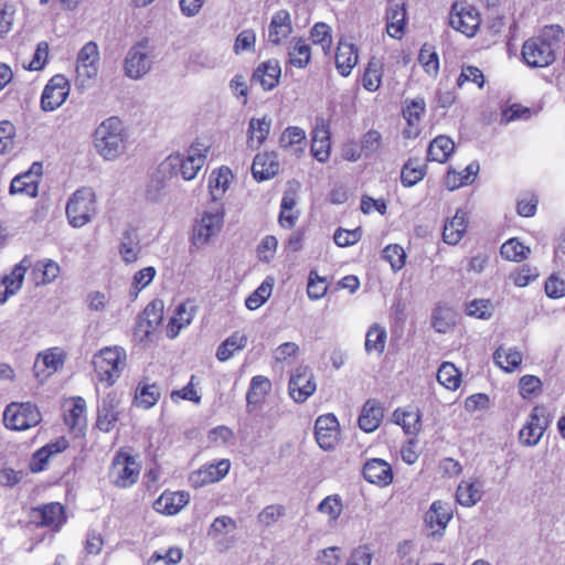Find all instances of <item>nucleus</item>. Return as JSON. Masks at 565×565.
Instances as JSON below:
<instances>
[{"label": "nucleus", "mask_w": 565, "mask_h": 565, "mask_svg": "<svg viewBox=\"0 0 565 565\" xmlns=\"http://www.w3.org/2000/svg\"><path fill=\"white\" fill-rule=\"evenodd\" d=\"M382 147V135L374 129L369 130L362 136L361 152L365 157H371L376 153Z\"/></svg>", "instance_id": "680f3d73"}, {"label": "nucleus", "mask_w": 565, "mask_h": 565, "mask_svg": "<svg viewBox=\"0 0 565 565\" xmlns=\"http://www.w3.org/2000/svg\"><path fill=\"white\" fill-rule=\"evenodd\" d=\"M500 252L501 255L509 260L521 262L526 257L530 248L524 246L518 239L511 238L501 246Z\"/></svg>", "instance_id": "13d9d810"}, {"label": "nucleus", "mask_w": 565, "mask_h": 565, "mask_svg": "<svg viewBox=\"0 0 565 565\" xmlns=\"http://www.w3.org/2000/svg\"><path fill=\"white\" fill-rule=\"evenodd\" d=\"M363 477L366 481L380 487H386L393 481L391 466L383 459H370L363 467Z\"/></svg>", "instance_id": "b1692460"}, {"label": "nucleus", "mask_w": 565, "mask_h": 565, "mask_svg": "<svg viewBox=\"0 0 565 565\" xmlns=\"http://www.w3.org/2000/svg\"><path fill=\"white\" fill-rule=\"evenodd\" d=\"M317 390L313 374L308 366H297L290 375L288 392L296 403H303Z\"/></svg>", "instance_id": "f8f14e48"}, {"label": "nucleus", "mask_w": 565, "mask_h": 565, "mask_svg": "<svg viewBox=\"0 0 565 565\" xmlns=\"http://www.w3.org/2000/svg\"><path fill=\"white\" fill-rule=\"evenodd\" d=\"M328 290L324 278L318 276L316 271H310L309 281L307 286V294L311 300H319Z\"/></svg>", "instance_id": "338daca9"}, {"label": "nucleus", "mask_w": 565, "mask_h": 565, "mask_svg": "<svg viewBox=\"0 0 565 565\" xmlns=\"http://www.w3.org/2000/svg\"><path fill=\"white\" fill-rule=\"evenodd\" d=\"M452 514L450 507L441 501H435L425 515V523L430 529L431 535L441 534Z\"/></svg>", "instance_id": "a878e982"}, {"label": "nucleus", "mask_w": 565, "mask_h": 565, "mask_svg": "<svg viewBox=\"0 0 565 565\" xmlns=\"http://www.w3.org/2000/svg\"><path fill=\"white\" fill-rule=\"evenodd\" d=\"M455 149L454 141L446 136L436 137L429 145L427 157L428 160L444 163Z\"/></svg>", "instance_id": "37998d69"}, {"label": "nucleus", "mask_w": 565, "mask_h": 565, "mask_svg": "<svg viewBox=\"0 0 565 565\" xmlns=\"http://www.w3.org/2000/svg\"><path fill=\"white\" fill-rule=\"evenodd\" d=\"M94 147L106 161H115L125 154L127 134L118 117H109L99 124L94 132Z\"/></svg>", "instance_id": "7ed1b4c3"}, {"label": "nucleus", "mask_w": 565, "mask_h": 565, "mask_svg": "<svg viewBox=\"0 0 565 565\" xmlns=\"http://www.w3.org/2000/svg\"><path fill=\"white\" fill-rule=\"evenodd\" d=\"M542 391V381L534 375H523L519 382V393L523 398H532Z\"/></svg>", "instance_id": "bf43d9fd"}, {"label": "nucleus", "mask_w": 565, "mask_h": 565, "mask_svg": "<svg viewBox=\"0 0 565 565\" xmlns=\"http://www.w3.org/2000/svg\"><path fill=\"white\" fill-rule=\"evenodd\" d=\"M30 266L31 258L24 256L9 275L0 278V305H3L11 296L15 295L21 289L24 275Z\"/></svg>", "instance_id": "6ab92c4d"}, {"label": "nucleus", "mask_w": 565, "mask_h": 565, "mask_svg": "<svg viewBox=\"0 0 565 565\" xmlns=\"http://www.w3.org/2000/svg\"><path fill=\"white\" fill-rule=\"evenodd\" d=\"M306 141V132L298 126L287 127L279 139L280 147L289 148Z\"/></svg>", "instance_id": "69168bd1"}, {"label": "nucleus", "mask_w": 565, "mask_h": 565, "mask_svg": "<svg viewBox=\"0 0 565 565\" xmlns=\"http://www.w3.org/2000/svg\"><path fill=\"white\" fill-rule=\"evenodd\" d=\"M118 399L114 394H108L98 406L97 427L105 433L110 431L118 420Z\"/></svg>", "instance_id": "7c9ffc66"}, {"label": "nucleus", "mask_w": 565, "mask_h": 565, "mask_svg": "<svg viewBox=\"0 0 565 565\" xmlns=\"http://www.w3.org/2000/svg\"><path fill=\"white\" fill-rule=\"evenodd\" d=\"M271 128V119L268 116L260 118L253 117L247 128V147L257 150L266 141Z\"/></svg>", "instance_id": "c756f323"}, {"label": "nucleus", "mask_w": 565, "mask_h": 565, "mask_svg": "<svg viewBox=\"0 0 565 565\" xmlns=\"http://www.w3.org/2000/svg\"><path fill=\"white\" fill-rule=\"evenodd\" d=\"M387 333L384 327L374 323L372 324L365 334V351L371 354L375 353L381 355L385 349Z\"/></svg>", "instance_id": "c03bdc74"}, {"label": "nucleus", "mask_w": 565, "mask_h": 565, "mask_svg": "<svg viewBox=\"0 0 565 565\" xmlns=\"http://www.w3.org/2000/svg\"><path fill=\"white\" fill-rule=\"evenodd\" d=\"M100 55L95 42H87L78 52L76 60V79L82 86L89 84L99 71Z\"/></svg>", "instance_id": "9d476101"}, {"label": "nucleus", "mask_w": 565, "mask_h": 565, "mask_svg": "<svg viewBox=\"0 0 565 565\" xmlns=\"http://www.w3.org/2000/svg\"><path fill=\"white\" fill-rule=\"evenodd\" d=\"M152 63V47L148 40H141L127 52L124 61L125 75L135 81L140 79L151 71Z\"/></svg>", "instance_id": "6e6552de"}, {"label": "nucleus", "mask_w": 565, "mask_h": 565, "mask_svg": "<svg viewBox=\"0 0 565 565\" xmlns=\"http://www.w3.org/2000/svg\"><path fill=\"white\" fill-rule=\"evenodd\" d=\"M393 418L407 435L415 436L420 430V413L418 409L398 408L393 413Z\"/></svg>", "instance_id": "a19ab883"}, {"label": "nucleus", "mask_w": 565, "mask_h": 565, "mask_svg": "<svg viewBox=\"0 0 565 565\" xmlns=\"http://www.w3.org/2000/svg\"><path fill=\"white\" fill-rule=\"evenodd\" d=\"M256 44V33L252 29L243 30L235 39L233 51L235 54L252 52Z\"/></svg>", "instance_id": "e2e57ef3"}, {"label": "nucleus", "mask_w": 565, "mask_h": 565, "mask_svg": "<svg viewBox=\"0 0 565 565\" xmlns=\"http://www.w3.org/2000/svg\"><path fill=\"white\" fill-rule=\"evenodd\" d=\"M164 305L162 300L156 299L151 301L142 311L139 320V328L146 334L151 333L157 329L163 319Z\"/></svg>", "instance_id": "f704fd0d"}, {"label": "nucleus", "mask_w": 565, "mask_h": 565, "mask_svg": "<svg viewBox=\"0 0 565 565\" xmlns=\"http://www.w3.org/2000/svg\"><path fill=\"white\" fill-rule=\"evenodd\" d=\"M384 416V408L381 402L367 399L358 419L359 427L365 433H373L379 428Z\"/></svg>", "instance_id": "bb28decb"}, {"label": "nucleus", "mask_w": 565, "mask_h": 565, "mask_svg": "<svg viewBox=\"0 0 565 565\" xmlns=\"http://www.w3.org/2000/svg\"><path fill=\"white\" fill-rule=\"evenodd\" d=\"M65 353L61 348H50L38 354L34 362V374L40 382L57 372L64 365Z\"/></svg>", "instance_id": "dca6fc26"}, {"label": "nucleus", "mask_w": 565, "mask_h": 565, "mask_svg": "<svg viewBox=\"0 0 565 565\" xmlns=\"http://www.w3.org/2000/svg\"><path fill=\"white\" fill-rule=\"evenodd\" d=\"M234 174L228 167L222 166L214 169L207 181L209 193L213 201L221 200L230 189Z\"/></svg>", "instance_id": "c85d7f7f"}, {"label": "nucleus", "mask_w": 565, "mask_h": 565, "mask_svg": "<svg viewBox=\"0 0 565 565\" xmlns=\"http://www.w3.org/2000/svg\"><path fill=\"white\" fill-rule=\"evenodd\" d=\"M271 390V383L268 377L256 375L250 381V386L246 395L247 404H258Z\"/></svg>", "instance_id": "3c124183"}, {"label": "nucleus", "mask_w": 565, "mask_h": 565, "mask_svg": "<svg viewBox=\"0 0 565 565\" xmlns=\"http://www.w3.org/2000/svg\"><path fill=\"white\" fill-rule=\"evenodd\" d=\"M160 391L156 385H145L138 390L136 404L145 409L152 407L159 399Z\"/></svg>", "instance_id": "052dcab7"}, {"label": "nucleus", "mask_w": 565, "mask_h": 565, "mask_svg": "<svg viewBox=\"0 0 565 565\" xmlns=\"http://www.w3.org/2000/svg\"><path fill=\"white\" fill-rule=\"evenodd\" d=\"M479 171V164L477 162H471L466 167L462 172V178L460 181H455V178L458 177V172H448L446 177V185L449 190H456L462 185L469 184L473 181V178Z\"/></svg>", "instance_id": "5fc2aeb1"}, {"label": "nucleus", "mask_w": 565, "mask_h": 565, "mask_svg": "<svg viewBox=\"0 0 565 565\" xmlns=\"http://www.w3.org/2000/svg\"><path fill=\"white\" fill-rule=\"evenodd\" d=\"M126 365L127 353L118 345L103 348L93 358L96 377L108 387L118 381Z\"/></svg>", "instance_id": "20e7f679"}, {"label": "nucleus", "mask_w": 565, "mask_h": 565, "mask_svg": "<svg viewBox=\"0 0 565 565\" xmlns=\"http://www.w3.org/2000/svg\"><path fill=\"white\" fill-rule=\"evenodd\" d=\"M279 160L275 152H263L255 156L252 164V173L255 180L265 181L274 178L279 172Z\"/></svg>", "instance_id": "393cba45"}, {"label": "nucleus", "mask_w": 565, "mask_h": 565, "mask_svg": "<svg viewBox=\"0 0 565 565\" xmlns=\"http://www.w3.org/2000/svg\"><path fill=\"white\" fill-rule=\"evenodd\" d=\"M281 68L277 60L263 62L255 70L253 78L258 82L265 90H270L279 83Z\"/></svg>", "instance_id": "72a5a7b5"}, {"label": "nucleus", "mask_w": 565, "mask_h": 565, "mask_svg": "<svg viewBox=\"0 0 565 565\" xmlns=\"http://www.w3.org/2000/svg\"><path fill=\"white\" fill-rule=\"evenodd\" d=\"M194 317V307L189 303H181L177 307L173 317L170 319L167 327V335L174 339L180 333L181 329L189 326Z\"/></svg>", "instance_id": "e433bc0d"}, {"label": "nucleus", "mask_w": 565, "mask_h": 565, "mask_svg": "<svg viewBox=\"0 0 565 565\" xmlns=\"http://www.w3.org/2000/svg\"><path fill=\"white\" fill-rule=\"evenodd\" d=\"M358 49L344 40H340L335 53V66L339 73L347 77L358 64Z\"/></svg>", "instance_id": "2f4dec72"}, {"label": "nucleus", "mask_w": 565, "mask_h": 565, "mask_svg": "<svg viewBox=\"0 0 565 565\" xmlns=\"http://www.w3.org/2000/svg\"><path fill=\"white\" fill-rule=\"evenodd\" d=\"M246 343V334L235 332L218 345L216 358L222 362L227 361L234 355L235 352L243 350Z\"/></svg>", "instance_id": "49530a36"}, {"label": "nucleus", "mask_w": 565, "mask_h": 565, "mask_svg": "<svg viewBox=\"0 0 565 565\" xmlns=\"http://www.w3.org/2000/svg\"><path fill=\"white\" fill-rule=\"evenodd\" d=\"M140 252L141 247L137 233L134 231L125 232L119 244L121 259L127 264L135 263L139 258Z\"/></svg>", "instance_id": "79ce46f5"}, {"label": "nucleus", "mask_w": 565, "mask_h": 565, "mask_svg": "<svg viewBox=\"0 0 565 565\" xmlns=\"http://www.w3.org/2000/svg\"><path fill=\"white\" fill-rule=\"evenodd\" d=\"M292 32L291 18L287 10L275 12L268 25L267 41L273 45H279L286 41Z\"/></svg>", "instance_id": "4be33fe9"}, {"label": "nucleus", "mask_w": 565, "mask_h": 565, "mask_svg": "<svg viewBox=\"0 0 565 565\" xmlns=\"http://www.w3.org/2000/svg\"><path fill=\"white\" fill-rule=\"evenodd\" d=\"M383 258L390 263L394 271H397L404 267L406 254L399 245H388L383 250Z\"/></svg>", "instance_id": "0e129e2a"}, {"label": "nucleus", "mask_w": 565, "mask_h": 565, "mask_svg": "<svg viewBox=\"0 0 565 565\" xmlns=\"http://www.w3.org/2000/svg\"><path fill=\"white\" fill-rule=\"evenodd\" d=\"M289 63L298 68H305L311 58V49L305 40L298 39L289 47Z\"/></svg>", "instance_id": "8fccbe9b"}, {"label": "nucleus", "mask_w": 565, "mask_h": 565, "mask_svg": "<svg viewBox=\"0 0 565 565\" xmlns=\"http://www.w3.org/2000/svg\"><path fill=\"white\" fill-rule=\"evenodd\" d=\"M426 110V103L423 97L406 99L403 108V117L407 122L403 135L405 138H415L420 132V120Z\"/></svg>", "instance_id": "aec40b11"}, {"label": "nucleus", "mask_w": 565, "mask_h": 565, "mask_svg": "<svg viewBox=\"0 0 565 565\" xmlns=\"http://www.w3.org/2000/svg\"><path fill=\"white\" fill-rule=\"evenodd\" d=\"M4 425L13 430H25L41 422V414L31 403H11L3 413Z\"/></svg>", "instance_id": "1a4fd4ad"}, {"label": "nucleus", "mask_w": 565, "mask_h": 565, "mask_svg": "<svg viewBox=\"0 0 565 565\" xmlns=\"http://www.w3.org/2000/svg\"><path fill=\"white\" fill-rule=\"evenodd\" d=\"M32 519L41 526L58 530L65 521L64 508L57 502L34 508Z\"/></svg>", "instance_id": "412c9836"}, {"label": "nucleus", "mask_w": 565, "mask_h": 565, "mask_svg": "<svg viewBox=\"0 0 565 565\" xmlns=\"http://www.w3.org/2000/svg\"><path fill=\"white\" fill-rule=\"evenodd\" d=\"M230 468V460L221 459L216 462L204 465L193 471L189 477V481L192 487L201 488L221 481L228 473Z\"/></svg>", "instance_id": "f3484780"}, {"label": "nucleus", "mask_w": 565, "mask_h": 565, "mask_svg": "<svg viewBox=\"0 0 565 565\" xmlns=\"http://www.w3.org/2000/svg\"><path fill=\"white\" fill-rule=\"evenodd\" d=\"M64 407V419L66 425L72 429H78L86 425V403L82 397H73L66 401Z\"/></svg>", "instance_id": "473e14b6"}, {"label": "nucleus", "mask_w": 565, "mask_h": 565, "mask_svg": "<svg viewBox=\"0 0 565 565\" xmlns=\"http://www.w3.org/2000/svg\"><path fill=\"white\" fill-rule=\"evenodd\" d=\"M550 424L548 414L544 406H535L525 425L519 433L521 444L525 446H535L542 438Z\"/></svg>", "instance_id": "9b49d317"}, {"label": "nucleus", "mask_w": 565, "mask_h": 565, "mask_svg": "<svg viewBox=\"0 0 565 565\" xmlns=\"http://www.w3.org/2000/svg\"><path fill=\"white\" fill-rule=\"evenodd\" d=\"M70 94V83L64 75L53 76L45 85L41 96V108L53 111L64 104Z\"/></svg>", "instance_id": "4468645a"}, {"label": "nucleus", "mask_w": 565, "mask_h": 565, "mask_svg": "<svg viewBox=\"0 0 565 565\" xmlns=\"http://www.w3.org/2000/svg\"><path fill=\"white\" fill-rule=\"evenodd\" d=\"M41 175L42 164L40 162H33L29 171L12 179L9 189L10 194H23L30 198H36Z\"/></svg>", "instance_id": "a211bd4d"}, {"label": "nucleus", "mask_w": 565, "mask_h": 565, "mask_svg": "<svg viewBox=\"0 0 565 565\" xmlns=\"http://www.w3.org/2000/svg\"><path fill=\"white\" fill-rule=\"evenodd\" d=\"M190 500V495L185 491H174L169 492L164 491L156 501L154 509L156 511L167 514L174 515L179 513Z\"/></svg>", "instance_id": "cd10ccee"}, {"label": "nucleus", "mask_w": 565, "mask_h": 565, "mask_svg": "<svg viewBox=\"0 0 565 565\" xmlns=\"http://www.w3.org/2000/svg\"><path fill=\"white\" fill-rule=\"evenodd\" d=\"M211 145L205 140H195L186 150L185 154H170L162 163L160 169L167 175L181 174L185 181L193 180L203 168Z\"/></svg>", "instance_id": "f03ea898"}, {"label": "nucleus", "mask_w": 565, "mask_h": 565, "mask_svg": "<svg viewBox=\"0 0 565 565\" xmlns=\"http://www.w3.org/2000/svg\"><path fill=\"white\" fill-rule=\"evenodd\" d=\"M315 438L323 450H332L340 439V425L333 414L321 415L315 423Z\"/></svg>", "instance_id": "2eb2a0df"}, {"label": "nucleus", "mask_w": 565, "mask_h": 565, "mask_svg": "<svg viewBox=\"0 0 565 565\" xmlns=\"http://www.w3.org/2000/svg\"><path fill=\"white\" fill-rule=\"evenodd\" d=\"M386 32L391 38L401 39L404 35L406 10L404 6L394 4L386 13Z\"/></svg>", "instance_id": "ea45409f"}, {"label": "nucleus", "mask_w": 565, "mask_h": 565, "mask_svg": "<svg viewBox=\"0 0 565 565\" xmlns=\"http://www.w3.org/2000/svg\"><path fill=\"white\" fill-rule=\"evenodd\" d=\"M141 466L137 459L126 451H118L114 456L109 470V482L116 488L127 489L139 480Z\"/></svg>", "instance_id": "423d86ee"}, {"label": "nucleus", "mask_w": 565, "mask_h": 565, "mask_svg": "<svg viewBox=\"0 0 565 565\" xmlns=\"http://www.w3.org/2000/svg\"><path fill=\"white\" fill-rule=\"evenodd\" d=\"M481 483L478 481H462L456 492V498L459 504L463 507L475 505L482 495Z\"/></svg>", "instance_id": "a18cd8bd"}, {"label": "nucleus", "mask_w": 565, "mask_h": 565, "mask_svg": "<svg viewBox=\"0 0 565 565\" xmlns=\"http://www.w3.org/2000/svg\"><path fill=\"white\" fill-rule=\"evenodd\" d=\"M493 311L494 306L488 299H475L466 306V313L477 319H490Z\"/></svg>", "instance_id": "4d7b16f0"}, {"label": "nucleus", "mask_w": 565, "mask_h": 565, "mask_svg": "<svg viewBox=\"0 0 565 565\" xmlns=\"http://www.w3.org/2000/svg\"><path fill=\"white\" fill-rule=\"evenodd\" d=\"M468 227L466 214L461 211H457L452 218L446 222L443 231L444 242L449 245L458 244Z\"/></svg>", "instance_id": "c9c22d12"}, {"label": "nucleus", "mask_w": 565, "mask_h": 565, "mask_svg": "<svg viewBox=\"0 0 565 565\" xmlns=\"http://www.w3.org/2000/svg\"><path fill=\"white\" fill-rule=\"evenodd\" d=\"M418 62L424 71L430 75L436 76L439 71V60L437 53L429 45H424L418 54Z\"/></svg>", "instance_id": "6e6d98bb"}, {"label": "nucleus", "mask_w": 565, "mask_h": 565, "mask_svg": "<svg viewBox=\"0 0 565 565\" xmlns=\"http://www.w3.org/2000/svg\"><path fill=\"white\" fill-rule=\"evenodd\" d=\"M330 128L326 120H318L312 130L311 153L319 162H327L330 158Z\"/></svg>", "instance_id": "5701e85b"}, {"label": "nucleus", "mask_w": 565, "mask_h": 565, "mask_svg": "<svg viewBox=\"0 0 565 565\" xmlns=\"http://www.w3.org/2000/svg\"><path fill=\"white\" fill-rule=\"evenodd\" d=\"M318 511L326 514L329 522H335L343 511V503L338 494L326 497L318 505Z\"/></svg>", "instance_id": "864d4df0"}, {"label": "nucleus", "mask_w": 565, "mask_h": 565, "mask_svg": "<svg viewBox=\"0 0 565 565\" xmlns=\"http://www.w3.org/2000/svg\"><path fill=\"white\" fill-rule=\"evenodd\" d=\"M273 290V281L265 279L256 290H254L245 300V305L249 310L258 309L270 297Z\"/></svg>", "instance_id": "603ef678"}, {"label": "nucleus", "mask_w": 565, "mask_h": 565, "mask_svg": "<svg viewBox=\"0 0 565 565\" xmlns=\"http://www.w3.org/2000/svg\"><path fill=\"white\" fill-rule=\"evenodd\" d=\"M563 39V30L558 25H547L542 32L527 39L522 46V56L531 67H545L556 57V50Z\"/></svg>", "instance_id": "f257e3e1"}, {"label": "nucleus", "mask_w": 565, "mask_h": 565, "mask_svg": "<svg viewBox=\"0 0 565 565\" xmlns=\"http://www.w3.org/2000/svg\"><path fill=\"white\" fill-rule=\"evenodd\" d=\"M495 364L505 372H513L522 363V354L515 349L498 348L493 353Z\"/></svg>", "instance_id": "de8ad7c7"}, {"label": "nucleus", "mask_w": 565, "mask_h": 565, "mask_svg": "<svg viewBox=\"0 0 565 565\" xmlns=\"http://www.w3.org/2000/svg\"><path fill=\"white\" fill-rule=\"evenodd\" d=\"M383 71L384 64L380 58H370L361 78L363 88L371 93L376 92L382 84Z\"/></svg>", "instance_id": "4c0bfd02"}, {"label": "nucleus", "mask_w": 565, "mask_h": 565, "mask_svg": "<svg viewBox=\"0 0 565 565\" xmlns=\"http://www.w3.org/2000/svg\"><path fill=\"white\" fill-rule=\"evenodd\" d=\"M32 274L36 285H47L54 281L60 275V265L52 259H41L35 264L31 263Z\"/></svg>", "instance_id": "58836bf2"}, {"label": "nucleus", "mask_w": 565, "mask_h": 565, "mask_svg": "<svg viewBox=\"0 0 565 565\" xmlns=\"http://www.w3.org/2000/svg\"><path fill=\"white\" fill-rule=\"evenodd\" d=\"M97 212V196L93 188L82 186L68 199L65 213L68 223L79 228L89 223Z\"/></svg>", "instance_id": "39448f33"}, {"label": "nucleus", "mask_w": 565, "mask_h": 565, "mask_svg": "<svg viewBox=\"0 0 565 565\" xmlns=\"http://www.w3.org/2000/svg\"><path fill=\"white\" fill-rule=\"evenodd\" d=\"M224 207L220 204L207 209L196 221L193 228L192 243L195 247L202 248L211 238L217 236L224 224Z\"/></svg>", "instance_id": "0eeeda50"}, {"label": "nucleus", "mask_w": 565, "mask_h": 565, "mask_svg": "<svg viewBox=\"0 0 565 565\" xmlns=\"http://www.w3.org/2000/svg\"><path fill=\"white\" fill-rule=\"evenodd\" d=\"M285 515V507L281 504H270L264 508L257 515V521L265 525L270 526L275 524L281 516Z\"/></svg>", "instance_id": "774afa93"}, {"label": "nucleus", "mask_w": 565, "mask_h": 565, "mask_svg": "<svg viewBox=\"0 0 565 565\" xmlns=\"http://www.w3.org/2000/svg\"><path fill=\"white\" fill-rule=\"evenodd\" d=\"M449 23L455 30L471 38L480 25L479 13L473 7L455 3L450 11Z\"/></svg>", "instance_id": "ddd939ff"}, {"label": "nucleus", "mask_w": 565, "mask_h": 565, "mask_svg": "<svg viewBox=\"0 0 565 565\" xmlns=\"http://www.w3.org/2000/svg\"><path fill=\"white\" fill-rule=\"evenodd\" d=\"M437 381L445 388L456 391L461 383V373L450 362H444L437 371Z\"/></svg>", "instance_id": "09e8293b"}]
</instances>
